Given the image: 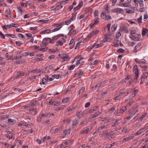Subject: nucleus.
<instances>
[{
	"instance_id": "58",
	"label": "nucleus",
	"mask_w": 148,
	"mask_h": 148,
	"mask_svg": "<svg viewBox=\"0 0 148 148\" xmlns=\"http://www.w3.org/2000/svg\"><path fill=\"white\" fill-rule=\"evenodd\" d=\"M121 34L119 32H117L116 34V38H119L121 36Z\"/></svg>"
},
{
	"instance_id": "10",
	"label": "nucleus",
	"mask_w": 148,
	"mask_h": 148,
	"mask_svg": "<svg viewBox=\"0 0 148 148\" xmlns=\"http://www.w3.org/2000/svg\"><path fill=\"white\" fill-rule=\"evenodd\" d=\"M127 107H128V105H126V106H123L121 108L120 110V112L119 113L122 114V113L123 112L125 111V110H126L127 109Z\"/></svg>"
},
{
	"instance_id": "60",
	"label": "nucleus",
	"mask_w": 148,
	"mask_h": 148,
	"mask_svg": "<svg viewBox=\"0 0 148 148\" xmlns=\"http://www.w3.org/2000/svg\"><path fill=\"white\" fill-rule=\"evenodd\" d=\"M141 8L139 9V11L140 12H144L145 10V9L144 7H140Z\"/></svg>"
},
{
	"instance_id": "34",
	"label": "nucleus",
	"mask_w": 148,
	"mask_h": 148,
	"mask_svg": "<svg viewBox=\"0 0 148 148\" xmlns=\"http://www.w3.org/2000/svg\"><path fill=\"white\" fill-rule=\"evenodd\" d=\"M122 29L123 31H124L126 33H127L129 32V31L127 28L125 27H123Z\"/></svg>"
},
{
	"instance_id": "59",
	"label": "nucleus",
	"mask_w": 148,
	"mask_h": 148,
	"mask_svg": "<svg viewBox=\"0 0 148 148\" xmlns=\"http://www.w3.org/2000/svg\"><path fill=\"white\" fill-rule=\"evenodd\" d=\"M126 10H127V11H126V13L128 14L132 13L134 12L132 10H131L126 9Z\"/></svg>"
},
{
	"instance_id": "17",
	"label": "nucleus",
	"mask_w": 148,
	"mask_h": 148,
	"mask_svg": "<svg viewBox=\"0 0 148 148\" xmlns=\"http://www.w3.org/2000/svg\"><path fill=\"white\" fill-rule=\"evenodd\" d=\"M64 23V22H61L60 23L55 24L52 25V26L53 27H59L62 26Z\"/></svg>"
},
{
	"instance_id": "57",
	"label": "nucleus",
	"mask_w": 148,
	"mask_h": 148,
	"mask_svg": "<svg viewBox=\"0 0 148 148\" xmlns=\"http://www.w3.org/2000/svg\"><path fill=\"white\" fill-rule=\"evenodd\" d=\"M75 65H71L70 67L69 68V71L72 70H73L75 67Z\"/></svg>"
},
{
	"instance_id": "26",
	"label": "nucleus",
	"mask_w": 148,
	"mask_h": 148,
	"mask_svg": "<svg viewBox=\"0 0 148 148\" xmlns=\"http://www.w3.org/2000/svg\"><path fill=\"white\" fill-rule=\"evenodd\" d=\"M140 7H144L143 1V0H139V3Z\"/></svg>"
},
{
	"instance_id": "29",
	"label": "nucleus",
	"mask_w": 148,
	"mask_h": 148,
	"mask_svg": "<svg viewBox=\"0 0 148 148\" xmlns=\"http://www.w3.org/2000/svg\"><path fill=\"white\" fill-rule=\"evenodd\" d=\"M57 45L58 46L59 45L60 46H62L63 44V43L61 40H59V41L57 42Z\"/></svg>"
},
{
	"instance_id": "45",
	"label": "nucleus",
	"mask_w": 148,
	"mask_h": 148,
	"mask_svg": "<svg viewBox=\"0 0 148 148\" xmlns=\"http://www.w3.org/2000/svg\"><path fill=\"white\" fill-rule=\"evenodd\" d=\"M6 36H8L11 37L12 38H15L16 37L15 35L14 34H6L5 35Z\"/></svg>"
},
{
	"instance_id": "36",
	"label": "nucleus",
	"mask_w": 148,
	"mask_h": 148,
	"mask_svg": "<svg viewBox=\"0 0 148 148\" xmlns=\"http://www.w3.org/2000/svg\"><path fill=\"white\" fill-rule=\"evenodd\" d=\"M139 0H134L135 7H138Z\"/></svg>"
},
{
	"instance_id": "61",
	"label": "nucleus",
	"mask_w": 148,
	"mask_h": 148,
	"mask_svg": "<svg viewBox=\"0 0 148 148\" xmlns=\"http://www.w3.org/2000/svg\"><path fill=\"white\" fill-rule=\"evenodd\" d=\"M71 22V19L69 20L68 21H66L64 23H65L66 25H68Z\"/></svg>"
},
{
	"instance_id": "20",
	"label": "nucleus",
	"mask_w": 148,
	"mask_h": 148,
	"mask_svg": "<svg viewBox=\"0 0 148 148\" xmlns=\"http://www.w3.org/2000/svg\"><path fill=\"white\" fill-rule=\"evenodd\" d=\"M76 31L73 29H71L69 32V34H70V35H75L76 34Z\"/></svg>"
},
{
	"instance_id": "30",
	"label": "nucleus",
	"mask_w": 148,
	"mask_h": 148,
	"mask_svg": "<svg viewBox=\"0 0 148 148\" xmlns=\"http://www.w3.org/2000/svg\"><path fill=\"white\" fill-rule=\"evenodd\" d=\"M114 133L113 131H111L109 133H107L106 134V135L108 136H113L114 135Z\"/></svg>"
},
{
	"instance_id": "25",
	"label": "nucleus",
	"mask_w": 148,
	"mask_h": 148,
	"mask_svg": "<svg viewBox=\"0 0 148 148\" xmlns=\"http://www.w3.org/2000/svg\"><path fill=\"white\" fill-rule=\"evenodd\" d=\"M95 18V19L94 20V24H95L96 25H97L98 24V23H99V18H98V17H96V18Z\"/></svg>"
},
{
	"instance_id": "9",
	"label": "nucleus",
	"mask_w": 148,
	"mask_h": 148,
	"mask_svg": "<svg viewBox=\"0 0 148 148\" xmlns=\"http://www.w3.org/2000/svg\"><path fill=\"white\" fill-rule=\"evenodd\" d=\"M8 123L10 125H12L14 124L16 122V121L15 120L11 119L10 118L8 119Z\"/></svg>"
},
{
	"instance_id": "8",
	"label": "nucleus",
	"mask_w": 148,
	"mask_h": 148,
	"mask_svg": "<svg viewBox=\"0 0 148 148\" xmlns=\"http://www.w3.org/2000/svg\"><path fill=\"white\" fill-rule=\"evenodd\" d=\"M145 131V128H143L140 129V130H138L137 132H136V133L135 135L136 136H138V135L144 132Z\"/></svg>"
},
{
	"instance_id": "56",
	"label": "nucleus",
	"mask_w": 148,
	"mask_h": 148,
	"mask_svg": "<svg viewBox=\"0 0 148 148\" xmlns=\"http://www.w3.org/2000/svg\"><path fill=\"white\" fill-rule=\"evenodd\" d=\"M83 116V114L82 113H78L77 115V117L79 119H80L82 118Z\"/></svg>"
},
{
	"instance_id": "2",
	"label": "nucleus",
	"mask_w": 148,
	"mask_h": 148,
	"mask_svg": "<svg viewBox=\"0 0 148 148\" xmlns=\"http://www.w3.org/2000/svg\"><path fill=\"white\" fill-rule=\"evenodd\" d=\"M133 71L135 75L136 79L137 80L138 78V66H134L133 67Z\"/></svg>"
},
{
	"instance_id": "31",
	"label": "nucleus",
	"mask_w": 148,
	"mask_h": 148,
	"mask_svg": "<svg viewBox=\"0 0 148 148\" xmlns=\"http://www.w3.org/2000/svg\"><path fill=\"white\" fill-rule=\"evenodd\" d=\"M98 11L95 10L94 12V16L95 18L98 17Z\"/></svg>"
},
{
	"instance_id": "3",
	"label": "nucleus",
	"mask_w": 148,
	"mask_h": 148,
	"mask_svg": "<svg viewBox=\"0 0 148 148\" xmlns=\"http://www.w3.org/2000/svg\"><path fill=\"white\" fill-rule=\"evenodd\" d=\"M52 40L50 38H46L43 39L42 44L43 45H45L48 44L49 43H52L53 42H51Z\"/></svg>"
},
{
	"instance_id": "21",
	"label": "nucleus",
	"mask_w": 148,
	"mask_h": 148,
	"mask_svg": "<svg viewBox=\"0 0 148 148\" xmlns=\"http://www.w3.org/2000/svg\"><path fill=\"white\" fill-rule=\"evenodd\" d=\"M106 14L105 12H101V17L102 19L106 20Z\"/></svg>"
},
{
	"instance_id": "39",
	"label": "nucleus",
	"mask_w": 148,
	"mask_h": 148,
	"mask_svg": "<svg viewBox=\"0 0 148 148\" xmlns=\"http://www.w3.org/2000/svg\"><path fill=\"white\" fill-rule=\"evenodd\" d=\"M62 130V128L61 127H59L56 128L55 130L56 132H57L58 131H61Z\"/></svg>"
},
{
	"instance_id": "4",
	"label": "nucleus",
	"mask_w": 148,
	"mask_h": 148,
	"mask_svg": "<svg viewBox=\"0 0 148 148\" xmlns=\"http://www.w3.org/2000/svg\"><path fill=\"white\" fill-rule=\"evenodd\" d=\"M148 77V72H146L143 73L142 76L141 82L140 84L142 83L143 82L145 81Z\"/></svg>"
},
{
	"instance_id": "14",
	"label": "nucleus",
	"mask_w": 148,
	"mask_h": 148,
	"mask_svg": "<svg viewBox=\"0 0 148 148\" xmlns=\"http://www.w3.org/2000/svg\"><path fill=\"white\" fill-rule=\"evenodd\" d=\"M83 74V72L82 70H79V71H77V72L75 73L74 75V77H76L77 75H82Z\"/></svg>"
},
{
	"instance_id": "32",
	"label": "nucleus",
	"mask_w": 148,
	"mask_h": 148,
	"mask_svg": "<svg viewBox=\"0 0 148 148\" xmlns=\"http://www.w3.org/2000/svg\"><path fill=\"white\" fill-rule=\"evenodd\" d=\"M49 21V20H40L38 21V22H42L44 23H47Z\"/></svg>"
},
{
	"instance_id": "12",
	"label": "nucleus",
	"mask_w": 148,
	"mask_h": 148,
	"mask_svg": "<svg viewBox=\"0 0 148 148\" xmlns=\"http://www.w3.org/2000/svg\"><path fill=\"white\" fill-rule=\"evenodd\" d=\"M78 120L76 118L73 121L72 126H76L78 123Z\"/></svg>"
},
{
	"instance_id": "44",
	"label": "nucleus",
	"mask_w": 148,
	"mask_h": 148,
	"mask_svg": "<svg viewBox=\"0 0 148 148\" xmlns=\"http://www.w3.org/2000/svg\"><path fill=\"white\" fill-rule=\"evenodd\" d=\"M89 131V129L88 128L86 129L83 130L81 133V134L86 133L87 134L88 131Z\"/></svg>"
},
{
	"instance_id": "24",
	"label": "nucleus",
	"mask_w": 148,
	"mask_h": 148,
	"mask_svg": "<svg viewBox=\"0 0 148 148\" xmlns=\"http://www.w3.org/2000/svg\"><path fill=\"white\" fill-rule=\"evenodd\" d=\"M117 27V25L116 24H114L112 27L111 30L112 32L115 31Z\"/></svg>"
},
{
	"instance_id": "63",
	"label": "nucleus",
	"mask_w": 148,
	"mask_h": 148,
	"mask_svg": "<svg viewBox=\"0 0 148 148\" xmlns=\"http://www.w3.org/2000/svg\"><path fill=\"white\" fill-rule=\"evenodd\" d=\"M83 4V2L82 1H81L79 3V4L77 5L79 6V8H81Z\"/></svg>"
},
{
	"instance_id": "46",
	"label": "nucleus",
	"mask_w": 148,
	"mask_h": 148,
	"mask_svg": "<svg viewBox=\"0 0 148 148\" xmlns=\"http://www.w3.org/2000/svg\"><path fill=\"white\" fill-rule=\"evenodd\" d=\"M130 34L131 35V36H132L133 35H134L137 34L136 33V30H132L131 31Z\"/></svg>"
},
{
	"instance_id": "41",
	"label": "nucleus",
	"mask_w": 148,
	"mask_h": 148,
	"mask_svg": "<svg viewBox=\"0 0 148 148\" xmlns=\"http://www.w3.org/2000/svg\"><path fill=\"white\" fill-rule=\"evenodd\" d=\"M106 127V126L105 125L103 126H101L99 127L97 129V131L98 132L99 130H101L102 129L104 128H105Z\"/></svg>"
},
{
	"instance_id": "64",
	"label": "nucleus",
	"mask_w": 148,
	"mask_h": 148,
	"mask_svg": "<svg viewBox=\"0 0 148 148\" xmlns=\"http://www.w3.org/2000/svg\"><path fill=\"white\" fill-rule=\"evenodd\" d=\"M142 16H141L139 18H138V21L140 23H141L142 22Z\"/></svg>"
},
{
	"instance_id": "54",
	"label": "nucleus",
	"mask_w": 148,
	"mask_h": 148,
	"mask_svg": "<svg viewBox=\"0 0 148 148\" xmlns=\"http://www.w3.org/2000/svg\"><path fill=\"white\" fill-rule=\"evenodd\" d=\"M135 92H132V94L129 96L130 98V99H132L135 96Z\"/></svg>"
},
{
	"instance_id": "37",
	"label": "nucleus",
	"mask_w": 148,
	"mask_h": 148,
	"mask_svg": "<svg viewBox=\"0 0 148 148\" xmlns=\"http://www.w3.org/2000/svg\"><path fill=\"white\" fill-rule=\"evenodd\" d=\"M71 121V120L70 118H67L64 119L63 120V121L64 122H66L67 123H69Z\"/></svg>"
},
{
	"instance_id": "55",
	"label": "nucleus",
	"mask_w": 148,
	"mask_h": 148,
	"mask_svg": "<svg viewBox=\"0 0 148 148\" xmlns=\"http://www.w3.org/2000/svg\"><path fill=\"white\" fill-rule=\"evenodd\" d=\"M85 88L84 87H82L81 88V89L79 90L78 95H79L81 92H82L84 90Z\"/></svg>"
},
{
	"instance_id": "6",
	"label": "nucleus",
	"mask_w": 148,
	"mask_h": 148,
	"mask_svg": "<svg viewBox=\"0 0 148 148\" xmlns=\"http://www.w3.org/2000/svg\"><path fill=\"white\" fill-rule=\"evenodd\" d=\"M77 59H79V60H77L76 63V66H77L79 64L82 65L84 64V61L82 60L84 59V58L82 57H80L79 58V57H78Z\"/></svg>"
},
{
	"instance_id": "38",
	"label": "nucleus",
	"mask_w": 148,
	"mask_h": 148,
	"mask_svg": "<svg viewBox=\"0 0 148 148\" xmlns=\"http://www.w3.org/2000/svg\"><path fill=\"white\" fill-rule=\"evenodd\" d=\"M25 132H26V133L27 134H30L32 132L33 130L32 129L29 130H25Z\"/></svg>"
},
{
	"instance_id": "7",
	"label": "nucleus",
	"mask_w": 148,
	"mask_h": 148,
	"mask_svg": "<svg viewBox=\"0 0 148 148\" xmlns=\"http://www.w3.org/2000/svg\"><path fill=\"white\" fill-rule=\"evenodd\" d=\"M112 11L113 12H123V9L120 8H115L112 10Z\"/></svg>"
},
{
	"instance_id": "33",
	"label": "nucleus",
	"mask_w": 148,
	"mask_h": 148,
	"mask_svg": "<svg viewBox=\"0 0 148 148\" xmlns=\"http://www.w3.org/2000/svg\"><path fill=\"white\" fill-rule=\"evenodd\" d=\"M115 110V109L114 107H113L110 109H109L108 112L110 113H112V112H114Z\"/></svg>"
},
{
	"instance_id": "15",
	"label": "nucleus",
	"mask_w": 148,
	"mask_h": 148,
	"mask_svg": "<svg viewBox=\"0 0 148 148\" xmlns=\"http://www.w3.org/2000/svg\"><path fill=\"white\" fill-rule=\"evenodd\" d=\"M51 32L50 29H47L46 30H43L40 32V33L41 34H45L49 33Z\"/></svg>"
},
{
	"instance_id": "49",
	"label": "nucleus",
	"mask_w": 148,
	"mask_h": 148,
	"mask_svg": "<svg viewBox=\"0 0 148 148\" xmlns=\"http://www.w3.org/2000/svg\"><path fill=\"white\" fill-rule=\"evenodd\" d=\"M46 77L47 78V81H52V80H53V78H52L51 77H50L46 75Z\"/></svg>"
},
{
	"instance_id": "13",
	"label": "nucleus",
	"mask_w": 148,
	"mask_h": 148,
	"mask_svg": "<svg viewBox=\"0 0 148 148\" xmlns=\"http://www.w3.org/2000/svg\"><path fill=\"white\" fill-rule=\"evenodd\" d=\"M141 45V43H138L134 47V52L135 53H136L137 52V49L138 47H140Z\"/></svg>"
},
{
	"instance_id": "23",
	"label": "nucleus",
	"mask_w": 148,
	"mask_h": 148,
	"mask_svg": "<svg viewBox=\"0 0 148 148\" xmlns=\"http://www.w3.org/2000/svg\"><path fill=\"white\" fill-rule=\"evenodd\" d=\"M50 116H51V114H49V113H46L45 114H41V116H42V117H49Z\"/></svg>"
},
{
	"instance_id": "47",
	"label": "nucleus",
	"mask_w": 148,
	"mask_h": 148,
	"mask_svg": "<svg viewBox=\"0 0 148 148\" xmlns=\"http://www.w3.org/2000/svg\"><path fill=\"white\" fill-rule=\"evenodd\" d=\"M47 81V79L45 77H43L42 79V82L43 84H45V82H46Z\"/></svg>"
},
{
	"instance_id": "11",
	"label": "nucleus",
	"mask_w": 148,
	"mask_h": 148,
	"mask_svg": "<svg viewBox=\"0 0 148 148\" xmlns=\"http://www.w3.org/2000/svg\"><path fill=\"white\" fill-rule=\"evenodd\" d=\"M138 112V111L137 110L136 111V112L133 111L132 113L130 114V115L129 116H127L126 117V119L128 120L130 119L136 113V112Z\"/></svg>"
},
{
	"instance_id": "52",
	"label": "nucleus",
	"mask_w": 148,
	"mask_h": 148,
	"mask_svg": "<svg viewBox=\"0 0 148 148\" xmlns=\"http://www.w3.org/2000/svg\"><path fill=\"white\" fill-rule=\"evenodd\" d=\"M60 75L59 74L58 75H55L54 74L51 76L52 77H53L54 78H55L56 79H58Z\"/></svg>"
},
{
	"instance_id": "51",
	"label": "nucleus",
	"mask_w": 148,
	"mask_h": 148,
	"mask_svg": "<svg viewBox=\"0 0 148 148\" xmlns=\"http://www.w3.org/2000/svg\"><path fill=\"white\" fill-rule=\"evenodd\" d=\"M41 115L40 116V115H39V116H38L37 118V121L38 122H40L41 121V119H42Z\"/></svg>"
},
{
	"instance_id": "50",
	"label": "nucleus",
	"mask_w": 148,
	"mask_h": 148,
	"mask_svg": "<svg viewBox=\"0 0 148 148\" xmlns=\"http://www.w3.org/2000/svg\"><path fill=\"white\" fill-rule=\"evenodd\" d=\"M123 4V6L124 7H129V6L130 5V4L129 3H124Z\"/></svg>"
},
{
	"instance_id": "42",
	"label": "nucleus",
	"mask_w": 148,
	"mask_h": 148,
	"mask_svg": "<svg viewBox=\"0 0 148 148\" xmlns=\"http://www.w3.org/2000/svg\"><path fill=\"white\" fill-rule=\"evenodd\" d=\"M65 135L69 134H70V131L68 130H64L63 132Z\"/></svg>"
},
{
	"instance_id": "48",
	"label": "nucleus",
	"mask_w": 148,
	"mask_h": 148,
	"mask_svg": "<svg viewBox=\"0 0 148 148\" xmlns=\"http://www.w3.org/2000/svg\"><path fill=\"white\" fill-rule=\"evenodd\" d=\"M98 107L97 106H94L91 108V110L92 111V112L94 111H95L98 109Z\"/></svg>"
},
{
	"instance_id": "5",
	"label": "nucleus",
	"mask_w": 148,
	"mask_h": 148,
	"mask_svg": "<svg viewBox=\"0 0 148 148\" xmlns=\"http://www.w3.org/2000/svg\"><path fill=\"white\" fill-rule=\"evenodd\" d=\"M27 75V73H22L21 72H18L17 73L16 75L14 76V78L16 79L18 78L19 77H21L23 76L24 75Z\"/></svg>"
},
{
	"instance_id": "53",
	"label": "nucleus",
	"mask_w": 148,
	"mask_h": 148,
	"mask_svg": "<svg viewBox=\"0 0 148 148\" xmlns=\"http://www.w3.org/2000/svg\"><path fill=\"white\" fill-rule=\"evenodd\" d=\"M5 13L8 14V15H10L12 14V12L10 10V9H9L8 10H6Z\"/></svg>"
},
{
	"instance_id": "27",
	"label": "nucleus",
	"mask_w": 148,
	"mask_h": 148,
	"mask_svg": "<svg viewBox=\"0 0 148 148\" xmlns=\"http://www.w3.org/2000/svg\"><path fill=\"white\" fill-rule=\"evenodd\" d=\"M41 71L37 69H35L34 70H32L31 71V73H39L41 72Z\"/></svg>"
},
{
	"instance_id": "28",
	"label": "nucleus",
	"mask_w": 148,
	"mask_h": 148,
	"mask_svg": "<svg viewBox=\"0 0 148 148\" xmlns=\"http://www.w3.org/2000/svg\"><path fill=\"white\" fill-rule=\"evenodd\" d=\"M69 99V98L68 97L64 98L62 100V102L63 103H66L67 101H68Z\"/></svg>"
},
{
	"instance_id": "1",
	"label": "nucleus",
	"mask_w": 148,
	"mask_h": 148,
	"mask_svg": "<svg viewBox=\"0 0 148 148\" xmlns=\"http://www.w3.org/2000/svg\"><path fill=\"white\" fill-rule=\"evenodd\" d=\"M141 35L140 34H137L132 36H130V38L132 40L136 41H139L140 40Z\"/></svg>"
},
{
	"instance_id": "19",
	"label": "nucleus",
	"mask_w": 148,
	"mask_h": 148,
	"mask_svg": "<svg viewBox=\"0 0 148 148\" xmlns=\"http://www.w3.org/2000/svg\"><path fill=\"white\" fill-rule=\"evenodd\" d=\"M94 35H95V33H94V32H91L88 35L87 37L86 38V40H88L89 38L92 37Z\"/></svg>"
},
{
	"instance_id": "40",
	"label": "nucleus",
	"mask_w": 148,
	"mask_h": 148,
	"mask_svg": "<svg viewBox=\"0 0 148 148\" xmlns=\"http://www.w3.org/2000/svg\"><path fill=\"white\" fill-rule=\"evenodd\" d=\"M117 51L118 53H123L125 52V50L122 49H119L117 50Z\"/></svg>"
},
{
	"instance_id": "22",
	"label": "nucleus",
	"mask_w": 148,
	"mask_h": 148,
	"mask_svg": "<svg viewBox=\"0 0 148 148\" xmlns=\"http://www.w3.org/2000/svg\"><path fill=\"white\" fill-rule=\"evenodd\" d=\"M60 36H64V35H63V34H59L57 36H53L52 38V40H57L58 38L60 37Z\"/></svg>"
},
{
	"instance_id": "16",
	"label": "nucleus",
	"mask_w": 148,
	"mask_h": 148,
	"mask_svg": "<svg viewBox=\"0 0 148 148\" xmlns=\"http://www.w3.org/2000/svg\"><path fill=\"white\" fill-rule=\"evenodd\" d=\"M29 111L32 112V114L33 115H35L36 114L37 112V111H36V109H34L33 108H30L29 110Z\"/></svg>"
},
{
	"instance_id": "18",
	"label": "nucleus",
	"mask_w": 148,
	"mask_h": 148,
	"mask_svg": "<svg viewBox=\"0 0 148 148\" xmlns=\"http://www.w3.org/2000/svg\"><path fill=\"white\" fill-rule=\"evenodd\" d=\"M147 115V113H145V114H143L140 117L138 118L137 120L138 121H142L146 116Z\"/></svg>"
},
{
	"instance_id": "35",
	"label": "nucleus",
	"mask_w": 148,
	"mask_h": 148,
	"mask_svg": "<svg viewBox=\"0 0 148 148\" xmlns=\"http://www.w3.org/2000/svg\"><path fill=\"white\" fill-rule=\"evenodd\" d=\"M100 114V112H96L95 114H94L93 115H92V118H94L96 117L97 116H98L99 114Z\"/></svg>"
},
{
	"instance_id": "43",
	"label": "nucleus",
	"mask_w": 148,
	"mask_h": 148,
	"mask_svg": "<svg viewBox=\"0 0 148 148\" xmlns=\"http://www.w3.org/2000/svg\"><path fill=\"white\" fill-rule=\"evenodd\" d=\"M143 69L147 71V69H148V67L146 65H141L140 66Z\"/></svg>"
},
{
	"instance_id": "62",
	"label": "nucleus",
	"mask_w": 148,
	"mask_h": 148,
	"mask_svg": "<svg viewBox=\"0 0 148 148\" xmlns=\"http://www.w3.org/2000/svg\"><path fill=\"white\" fill-rule=\"evenodd\" d=\"M134 102V101H131L128 102V104H127V105H128V106H131L132 105Z\"/></svg>"
}]
</instances>
